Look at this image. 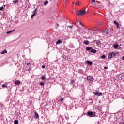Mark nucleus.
<instances>
[{"instance_id":"e433bc0d","label":"nucleus","mask_w":124,"mask_h":124,"mask_svg":"<svg viewBox=\"0 0 124 124\" xmlns=\"http://www.w3.org/2000/svg\"><path fill=\"white\" fill-rule=\"evenodd\" d=\"M108 67L105 66V67H104V69H108Z\"/></svg>"},{"instance_id":"a19ab883","label":"nucleus","mask_w":124,"mask_h":124,"mask_svg":"<svg viewBox=\"0 0 124 124\" xmlns=\"http://www.w3.org/2000/svg\"><path fill=\"white\" fill-rule=\"evenodd\" d=\"M122 59L123 60V61H124V56H123V57H122Z\"/></svg>"},{"instance_id":"de8ad7c7","label":"nucleus","mask_w":124,"mask_h":124,"mask_svg":"<svg viewBox=\"0 0 124 124\" xmlns=\"http://www.w3.org/2000/svg\"><path fill=\"white\" fill-rule=\"evenodd\" d=\"M70 92H71V90H70Z\"/></svg>"},{"instance_id":"49530a36","label":"nucleus","mask_w":124,"mask_h":124,"mask_svg":"<svg viewBox=\"0 0 124 124\" xmlns=\"http://www.w3.org/2000/svg\"><path fill=\"white\" fill-rule=\"evenodd\" d=\"M72 3H73V4H74V2H73Z\"/></svg>"},{"instance_id":"2eb2a0df","label":"nucleus","mask_w":124,"mask_h":124,"mask_svg":"<svg viewBox=\"0 0 124 124\" xmlns=\"http://www.w3.org/2000/svg\"><path fill=\"white\" fill-rule=\"evenodd\" d=\"M86 62L88 64H89V65H92V64H93V62L90 61H87Z\"/></svg>"},{"instance_id":"72a5a7b5","label":"nucleus","mask_w":124,"mask_h":124,"mask_svg":"<svg viewBox=\"0 0 124 124\" xmlns=\"http://www.w3.org/2000/svg\"><path fill=\"white\" fill-rule=\"evenodd\" d=\"M35 16V15H34V14H32V15H31V18H33V17H34V16Z\"/></svg>"},{"instance_id":"79ce46f5","label":"nucleus","mask_w":124,"mask_h":124,"mask_svg":"<svg viewBox=\"0 0 124 124\" xmlns=\"http://www.w3.org/2000/svg\"><path fill=\"white\" fill-rule=\"evenodd\" d=\"M56 25H57V26H58V27L59 24L57 23Z\"/></svg>"},{"instance_id":"c756f323","label":"nucleus","mask_w":124,"mask_h":124,"mask_svg":"<svg viewBox=\"0 0 124 124\" xmlns=\"http://www.w3.org/2000/svg\"><path fill=\"white\" fill-rule=\"evenodd\" d=\"M119 124H124V120H122L119 123Z\"/></svg>"},{"instance_id":"c85d7f7f","label":"nucleus","mask_w":124,"mask_h":124,"mask_svg":"<svg viewBox=\"0 0 124 124\" xmlns=\"http://www.w3.org/2000/svg\"><path fill=\"white\" fill-rule=\"evenodd\" d=\"M47 4H48V1H45L44 3V5L46 6L47 5Z\"/></svg>"},{"instance_id":"9b49d317","label":"nucleus","mask_w":124,"mask_h":124,"mask_svg":"<svg viewBox=\"0 0 124 124\" xmlns=\"http://www.w3.org/2000/svg\"><path fill=\"white\" fill-rule=\"evenodd\" d=\"M4 8H5V5H3L2 7H0V11H3Z\"/></svg>"},{"instance_id":"58836bf2","label":"nucleus","mask_w":124,"mask_h":124,"mask_svg":"<svg viewBox=\"0 0 124 124\" xmlns=\"http://www.w3.org/2000/svg\"><path fill=\"white\" fill-rule=\"evenodd\" d=\"M30 64H31V63H30V62L27 63V65H30Z\"/></svg>"},{"instance_id":"dca6fc26","label":"nucleus","mask_w":124,"mask_h":124,"mask_svg":"<svg viewBox=\"0 0 124 124\" xmlns=\"http://www.w3.org/2000/svg\"><path fill=\"white\" fill-rule=\"evenodd\" d=\"M64 116H65V117L66 120H69V116H68V113H65V114H64Z\"/></svg>"},{"instance_id":"37998d69","label":"nucleus","mask_w":124,"mask_h":124,"mask_svg":"<svg viewBox=\"0 0 124 124\" xmlns=\"http://www.w3.org/2000/svg\"><path fill=\"white\" fill-rule=\"evenodd\" d=\"M91 103H93V101H92Z\"/></svg>"},{"instance_id":"09e8293b","label":"nucleus","mask_w":124,"mask_h":124,"mask_svg":"<svg viewBox=\"0 0 124 124\" xmlns=\"http://www.w3.org/2000/svg\"><path fill=\"white\" fill-rule=\"evenodd\" d=\"M65 0V1H66V0Z\"/></svg>"},{"instance_id":"bb28decb","label":"nucleus","mask_w":124,"mask_h":124,"mask_svg":"<svg viewBox=\"0 0 124 124\" xmlns=\"http://www.w3.org/2000/svg\"><path fill=\"white\" fill-rule=\"evenodd\" d=\"M2 88H7V85L5 84L2 85Z\"/></svg>"},{"instance_id":"ea45409f","label":"nucleus","mask_w":124,"mask_h":124,"mask_svg":"<svg viewBox=\"0 0 124 124\" xmlns=\"http://www.w3.org/2000/svg\"><path fill=\"white\" fill-rule=\"evenodd\" d=\"M69 28H72V26H68Z\"/></svg>"},{"instance_id":"20e7f679","label":"nucleus","mask_w":124,"mask_h":124,"mask_svg":"<svg viewBox=\"0 0 124 124\" xmlns=\"http://www.w3.org/2000/svg\"><path fill=\"white\" fill-rule=\"evenodd\" d=\"M87 117H93V112L88 111L86 114Z\"/></svg>"},{"instance_id":"0eeeda50","label":"nucleus","mask_w":124,"mask_h":124,"mask_svg":"<svg viewBox=\"0 0 124 124\" xmlns=\"http://www.w3.org/2000/svg\"><path fill=\"white\" fill-rule=\"evenodd\" d=\"M87 79L88 81H93V77L92 76H88L87 77Z\"/></svg>"},{"instance_id":"2f4dec72","label":"nucleus","mask_w":124,"mask_h":124,"mask_svg":"<svg viewBox=\"0 0 124 124\" xmlns=\"http://www.w3.org/2000/svg\"><path fill=\"white\" fill-rule=\"evenodd\" d=\"M101 59H105V55H103L101 56Z\"/></svg>"},{"instance_id":"c9c22d12","label":"nucleus","mask_w":124,"mask_h":124,"mask_svg":"<svg viewBox=\"0 0 124 124\" xmlns=\"http://www.w3.org/2000/svg\"><path fill=\"white\" fill-rule=\"evenodd\" d=\"M96 53V50H93V53L95 54Z\"/></svg>"},{"instance_id":"5701e85b","label":"nucleus","mask_w":124,"mask_h":124,"mask_svg":"<svg viewBox=\"0 0 124 124\" xmlns=\"http://www.w3.org/2000/svg\"><path fill=\"white\" fill-rule=\"evenodd\" d=\"M36 11H37V9H35L33 11V14H34V15H36V14H37Z\"/></svg>"},{"instance_id":"4c0bfd02","label":"nucleus","mask_w":124,"mask_h":124,"mask_svg":"<svg viewBox=\"0 0 124 124\" xmlns=\"http://www.w3.org/2000/svg\"><path fill=\"white\" fill-rule=\"evenodd\" d=\"M97 109H98V110H100V107H98L97 108Z\"/></svg>"},{"instance_id":"f3484780","label":"nucleus","mask_w":124,"mask_h":124,"mask_svg":"<svg viewBox=\"0 0 124 124\" xmlns=\"http://www.w3.org/2000/svg\"><path fill=\"white\" fill-rule=\"evenodd\" d=\"M75 83V81L74 80H73L71 81L70 85H71V86H73H73H74Z\"/></svg>"},{"instance_id":"f03ea898","label":"nucleus","mask_w":124,"mask_h":124,"mask_svg":"<svg viewBox=\"0 0 124 124\" xmlns=\"http://www.w3.org/2000/svg\"><path fill=\"white\" fill-rule=\"evenodd\" d=\"M76 13L78 16H80L81 15H83V14H86V10H81V11H77Z\"/></svg>"},{"instance_id":"f257e3e1","label":"nucleus","mask_w":124,"mask_h":124,"mask_svg":"<svg viewBox=\"0 0 124 124\" xmlns=\"http://www.w3.org/2000/svg\"><path fill=\"white\" fill-rule=\"evenodd\" d=\"M119 54L118 52H110L109 54H108V59H112L113 57H116L117 55Z\"/></svg>"},{"instance_id":"1a4fd4ad","label":"nucleus","mask_w":124,"mask_h":124,"mask_svg":"<svg viewBox=\"0 0 124 124\" xmlns=\"http://www.w3.org/2000/svg\"><path fill=\"white\" fill-rule=\"evenodd\" d=\"M94 43H96V45H99L101 42H100V41L99 40H95L94 41Z\"/></svg>"},{"instance_id":"b1692460","label":"nucleus","mask_w":124,"mask_h":124,"mask_svg":"<svg viewBox=\"0 0 124 124\" xmlns=\"http://www.w3.org/2000/svg\"><path fill=\"white\" fill-rule=\"evenodd\" d=\"M93 0H91V3H89V5H90V6H92V5H93Z\"/></svg>"},{"instance_id":"412c9836","label":"nucleus","mask_w":124,"mask_h":124,"mask_svg":"<svg viewBox=\"0 0 124 124\" xmlns=\"http://www.w3.org/2000/svg\"><path fill=\"white\" fill-rule=\"evenodd\" d=\"M13 2L14 3V4H16V3H19V0H16L15 1H13Z\"/></svg>"},{"instance_id":"ddd939ff","label":"nucleus","mask_w":124,"mask_h":124,"mask_svg":"<svg viewBox=\"0 0 124 124\" xmlns=\"http://www.w3.org/2000/svg\"><path fill=\"white\" fill-rule=\"evenodd\" d=\"M15 85H20L21 82L19 80H16L15 82Z\"/></svg>"},{"instance_id":"f8f14e48","label":"nucleus","mask_w":124,"mask_h":124,"mask_svg":"<svg viewBox=\"0 0 124 124\" xmlns=\"http://www.w3.org/2000/svg\"><path fill=\"white\" fill-rule=\"evenodd\" d=\"M7 53V50L6 49L4 50L3 51L0 52L1 55H4V54H6Z\"/></svg>"},{"instance_id":"6ab92c4d","label":"nucleus","mask_w":124,"mask_h":124,"mask_svg":"<svg viewBox=\"0 0 124 124\" xmlns=\"http://www.w3.org/2000/svg\"><path fill=\"white\" fill-rule=\"evenodd\" d=\"M83 43L85 44V45H88V44L89 43V42L88 40H85L83 41Z\"/></svg>"},{"instance_id":"7c9ffc66","label":"nucleus","mask_w":124,"mask_h":124,"mask_svg":"<svg viewBox=\"0 0 124 124\" xmlns=\"http://www.w3.org/2000/svg\"><path fill=\"white\" fill-rule=\"evenodd\" d=\"M19 123V122L18 121V120H15L14 121V124H18Z\"/></svg>"},{"instance_id":"cd10ccee","label":"nucleus","mask_w":124,"mask_h":124,"mask_svg":"<svg viewBox=\"0 0 124 124\" xmlns=\"http://www.w3.org/2000/svg\"><path fill=\"white\" fill-rule=\"evenodd\" d=\"M102 32H103V34L104 35H106V34H107V31H102Z\"/></svg>"},{"instance_id":"f704fd0d","label":"nucleus","mask_w":124,"mask_h":124,"mask_svg":"<svg viewBox=\"0 0 124 124\" xmlns=\"http://www.w3.org/2000/svg\"><path fill=\"white\" fill-rule=\"evenodd\" d=\"M42 68H45V65H42Z\"/></svg>"},{"instance_id":"39448f33","label":"nucleus","mask_w":124,"mask_h":124,"mask_svg":"<svg viewBox=\"0 0 124 124\" xmlns=\"http://www.w3.org/2000/svg\"><path fill=\"white\" fill-rule=\"evenodd\" d=\"M86 51H91V53H93V49H92L91 47L87 46L86 47Z\"/></svg>"},{"instance_id":"7ed1b4c3","label":"nucleus","mask_w":124,"mask_h":124,"mask_svg":"<svg viewBox=\"0 0 124 124\" xmlns=\"http://www.w3.org/2000/svg\"><path fill=\"white\" fill-rule=\"evenodd\" d=\"M123 77H124V74H120L118 76L116 77L115 79L117 81H120L123 79Z\"/></svg>"},{"instance_id":"9d476101","label":"nucleus","mask_w":124,"mask_h":124,"mask_svg":"<svg viewBox=\"0 0 124 124\" xmlns=\"http://www.w3.org/2000/svg\"><path fill=\"white\" fill-rule=\"evenodd\" d=\"M113 23L115 25H116L117 26V28H119L120 27V25H119V23H118V22H117V21H116V20L114 21Z\"/></svg>"},{"instance_id":"a211bd4d","label":"nucleus","mask_w":124,"mask_h":124,"mask_svg":"<svg viewBox=\"0 0 124 124\" xmlns=\"http://www.w3.org/2000/svg\"><path fill=\"white\" fill-rule=\"evenodd\" d=\"M15 31V30L9 31H7V34H9V33H11V32H13V31Z\"/></svg>"},{"instance_id":"6e6552de","label":"nucleus","mask_w":124,"mask_h":124,"mask_svg":"<svg viewBox=\"0 0 124 124\" xmlns=\"http://www.w3.org/2000/svg\"><path fill=\"white\" fill-rule=\"evenodd\" d=\"M34 118L35 119H38V118H39V115H38V113H37V112H34Z\"/></svg>"},{"instance_id":"4be33fe9","label":"nucleus","mask_w":124,"mask_h":124,"mask_svg":"<svg viewBox=\"0 0 124 124\" xmlns=\"http://www.w3.org/2000/svg\"><path fill=\"white\" fill-rule=\"evenodd\" d=\"M80 4H81V2H80L79 1H77L76 2V5H80Z\"/></svg>"},{"instance_id":"aec40b11","label":"nucleus","mask_w":124,"mask_h":124,"mask_svg":"<svg viewBox=\"0 0 124 124\" xmlns=\"http://www.w3.org/2000/svg\"><path fill=\"white\" fill-rule=\"evenodd\" d=\"M64 98H61V99H60L59 101L60 102V103H63V100H64Z\"/></svg>"},{"instance_id":"a18cd8bd","label":"nucleus","mask_w":124,"mask_h":124,"mask_svg":"<svg viewBox=\"0 0 124 124\" xmlns=\"http://www.w3.org/2000/svg\"><path fill=\"white\" fill-rule=\"evenodd\" d=\"M95 2V0H93V2Z\"/></svg>"},{"instance_id":"a878e982","label":"nucleus","mask_w":124,"mask_h":124,"mask_svg":"<svg viewBox=\"0 0 124 124\" xmlns=\"http://www.w3.org/2000/svg\"><path fill=\"white\" fill-rule=\"evenodd\" d=\"M45 85V83L43 82H41L40 83V86H44Z\"/></svg>"},{"instance_id":"423d86ee","label":"nucleus","mask_w":124,"mask_h":124,"mask_svg":"<svg viewBox=\"0 0 124 124\" xmlns=\"http://www.w3.org/2000/svg\"><path fill=\"white\" fill-rule=\"evenodd\" d=\"M93 93L95 95H97L98 96H101V95H102V93L99 92H94Z\"/></svg>"},{"instance_id":"393cba45","label":"nucleus","mask_w":124,"mask_h":124,"mask_svg":"<svg viewBox=\"0 0 124 124\" xmlns=\"http://www.w3.org/2000/svg\"><path fill=\"white\" fill-rule=\"evenodd\" d=\"M118 47H119V45H118V44H115V45H114V47L115 49H117V48H118Z\"/></svg>"},{"instance_id":"c03bdc74","label":"nucleus","mask_w":124,"mask_h":124,"mask_svg":"<svg viewBox=\"0 0 124 124\" xmlns=\"http://www.w3.org/2000/svg\"><path fill=\"white\" fill-rule=\"evenodd\" d=\"M79 25H82V23H81V22H80Z\"/></svg>"},{"instance_id":"4468645a","label":"nucleus","mask_w":124,"mask_h":124,"mask_svg":"<svg viewBox=\"0 0 124 124\" xmlns=\"http://www.w3.org/2000/svg\"><path fill=\"white\" fill-rule=\"evenodd\" d=\"M62 41L61 40H58L57 42H56V45H58L59 44H61V43H62Z\"/></svg>"},{"instance_id":"473e14b6","label":"nucleus","mask_w":124,"mask_h":124,"mask_svg":"<svg viewBox=\"0 0 124 124\" xmlns=\"http://www.w3.org/2000/svg\"><path fill=\"white\" fill-rule=\"evenodd\" d=\"M41 79H42V80H45V77L42 76V77H41Z\"/></svg>"}]
</instances>
